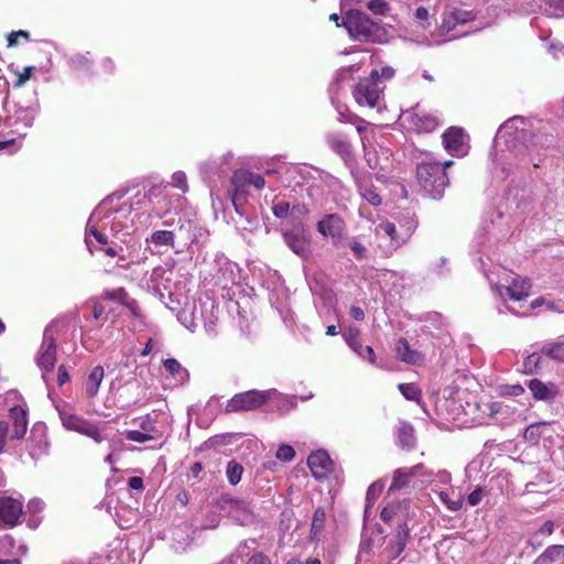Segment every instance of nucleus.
I'll return each instance as SVG.
<instances>
[{"label": "nucleus", "mask_w": 564, "mask_h": 564, "mask_svg": "<svg viewBox=\"0 0 564 564\" xmlns=\"http://www.w3.org/2000/svg\"><path fill=\"white\" fill-rule=\"evenodd\" d=\"M231 184V202L236 212L240 213V208L242 207L247 195L246 187L253 186L257 189H261L264 187L265 181L260 174H256L247 170H240L234 174Z\"/></svg>", "instance_id": "nucleus-4"}, {"label": "nucleus", "mask_w": 564, "mask_h": 564, "mask_svg": "<svg viewBox=\"0 0 564 564\" xmlns=\"http://www.w3.org/2000/svg\"><path fill=\"white\" fill-rule=\"evenodd\" d=\"M438 497H440L441 501L444 505H446V507L452 511H457L462 508V500L460 499H456V500L451 499L449 495L445 491H441L438 494Z\"/></svg>", "instance_id": "nucleus-47"}, {"label": "nucleus", "mask_w": 564, "mask_h": 564, "mask_svg": "<svg viewBox=\"0 0 564 564\" xmlns=\"http://www.w3.org/2000/svg\"><path fill=\"white\" fill-rule=\"evenodd\" d=\"M19 37H23V39H25V40H29V39H30V35H29V33H28V32L22 31V30H20V31H15V32H11V33L8 35V37H7V40H8V46H14V45H17Z\"/></svg>", "instance_id": "nucleus-56"}, {"label": "nucleus", "mask_w": 564, "mask_h": 564, "mask_svg": "<svg viewBox=\"0 0 564 564\" xmlns=\"http://www.w3.org/2000/svg\"><path fill=\"white\" fill-rule=\"evenodd\" d=\"M399 390L406 400L419 401L421 398V391L414 383H401Z\"/></svg>", "instance_id": "nucleus-37"}, {"label": "nucleus", "mask_w": 564, "mask_h": 564, "mask_svg": "<svg viewBox=\"0 0 564 564\" xmlns=\"http://www.w3.org/2000/svg\"><path fill=\"white\" fill-rule=\"evenodd\" d=\"M140 429L144 433L154 434L156 435V438L159 437V431L155 426V422L150 416H145L144 419H142L140 423Z\"/></svg>", "instance_id": "nucleus-51"}, {"label": "nucleus", "mask_w": 564, "mask_h": 564, "mask_svg": "<svg viewBox=\"0 0 564 564\" xmlns=\"http://www.w3.org/2000/svg\"><path fill=\"white\" fill-rule=\"evenodd\" d=\"M492 289L501 299L508 296L512 301H522L530 294L531 282L529 279L517 276L512 278L511 281L508 279L505 282L500 281Z\"/></svg>", "instance_id": "nucleus-8"}, {"label": "nucleus", "mask_w": 564, "mask_h": 564, "mask_svg": "<svg viewBox=\"0 0 564 564\" xmlns=\"http://www.w3.org/2000/svg\"><path fill=\"white\" fill-rule=\"evenodd\" d=\"M518 121L522 122V120L520 118H517V117L507 120L503 124H501V127L499 129V132H505V133H507L509 135H513L514 134V137L518 138L519 135L516 134V130L518 129V127H517V122Z\"/></svg>", "instance_id": "nucleus-49"}, {"label": "nucleus", "mask_w": 564, "mask_h": 564, "mask_svg": "<svg viewBox=\"0 0 564 564\" xmlns=\"http://www.w3.org/2000/svg\"><path fill=\"white\" fill-rule=\"evenodd\" d=\"M317 231L323 237H330L335 246H338L346 230L344 220L336 214L325 215L317 223Z\"/></svg>", "instance_id": "nucleus-13"}, {"label": "nucleus", "mask_w": 564, "mask_h": 564, "mask_svg": "<svg viewBox=\"0 0 564 564\" xmlns=\"http://www.w3.org/2000/svg\"><path fill=\"white\" fill-rule=\"evenodd\" d=\"M406 509V505H390L381 511V519L384 522L392 521L393 519H397L399 522V527L406 522L408 520L403 516V511Z\"/></svg>", "instance_id": "nucleus-30"}, {"label": "nucleus", "mask_w": 564, "mask_h": 564, "mask_svg": "<svg viewBox=\"0 0 564 564\" xmlns=\"http://www.w3.org/2000/svg\"><path fill=\"white\" fill-rule=\"evenodd\" d=\"M105 314V306L99 302H94L93 315L95 319H99Z\"/></svg>", "instance_id": "nucleus-63"}, {"label": "nucleus", "mask_w": 564, "mask_h": 564, "mask_svg": "<svg viewBox=\"0 0 564 564\" xmlns=\"http://www.w3.org/2000/svg\"><path fill=\"white\" fill-rule=\"evenodd\" d=\"M57 411L62 424L65 429L80 433L91 438L97 444H100L106 440V436L104 435V431L107 426L106 423H94L84 419L83 416L66 411L64 408L57 406Z\"/></svg>", "instance_id": "nucleus-3"}, {"label": "nucleus", "mask_w": 564, "mask_h": 564, "mask_svg": "<svg viewBox=\"0 0 564 564\" xmlns=\"http://www.w3.org/2000/svg\"><path fill=\"white\" fill-rule=\"evenodd\" d=\"M325 519H326V513H325L324 509L317 508L314 512V517H313V521H312V531L314 533L322 531V529L324 528Z\"/></svg>", "instance_id": "nucleus-43"}, {"label": "nucleus", "mask_w": 564, "mask_h": 564, "mask_svg": "<svg viewBox=\"0 0 564 564\" xmlns=\"http://www.w3.org/2000/svg\"><path fill=\"white\" fill-rule=\"evenodd\" d=\"M8 430H9L8 423L4 421H0V453L2 452V449L6 445Z\"/></svg>", "instance_id": "nucleus-57"}, {"label": "nucleus", "mask_w": 564, "mask_h": 564, "mask_svg": "<svg viewBox=\"0 0 564 564\" xmlns=\"http://www.w3.org/2000/svg\"><path fill=\"white\" fill-rule=\"evenodd\" d=\"M37 365L43 370V379L48 382L56 361V338L54 326L50 325L44 329L43 343L39 350Z\"/></svg>", "instance_id": "nucleus-6"}, {"label": "nucleus", "mask_w": 564, "mask_h": 564, "mask_svg": "<svg viewBox=\"0 0 564 564\" xmlns=\"http://www.w3.org/2000/svg\"><path fill=\"white\" fill-rule=\"evenodd\" d=\"M414 17L417 21L420 22H426L429 20V17H430V13H429V10L424 7H419L416 10H415V13H414Z\"/></svg>", "instance_id": "nucleus-59"}, {"label": "nucleus", "mask_w": 564, "mask_h": 564, "mask_svg": "<svg viewBox=\"0 0 564 564\" xmlns=\"http://www.w3.org/2000/svg\"><path fill=\"white\" fill-rule=\"evenodd\" d=\"M343 24L349 36L360 42H383L382 28L359 10H349L343 18Z\"/></svg>", "instance_id": "nucleus-1"}, {"label": "nucleus", "mask_w": 564, "mask_h": 564, "mask_svg": "<svg viewBox=\"0 0 564 564\" xmlns=\"http://www.w3.org/2000/svg\"><path fill=\"white\" fill-rule=\"evenodd\" d=\"M307 465L316 479H323L332 468V460L327 452L317 451L308 456Z\"/></svg>", "instance_id": "nucleus-19"}, {"label": "nucleus", "mask_w": 564, "mask_h": 564, "mask_svg": "<svg viewBox=\"0 0 564 564\" xmlns=\"http://www.w3.org/2000/svg\"><path fill=\"white\" fill-rule=\"evenodd\" d=\"M365 151H366L365 156H366L369 167H371L373 170L377 167H382V164H381L379 158L377 156L376 152L367 150V148L365 149Z\"/></svg>", "instance_id": "nucleus-55"}, {"label": "nucleus", "mask_w": 564, "mask_h": 564, "mask_svg": "<svg viewBox=\"0 0 564 564\" xmlns=\"http://www.w3.org/2000/svg\"><path fill=\"white\" fill-rule=\"evenodd\" d=\"M410 528L409 523L403 522L395 533L387 540V544L382 550V554L391 563L397 560L404 551L409 540Z\"/></svg>", "instance_id": "nucleus-12"}, {"label": "nucleus", "mask_w": 564, "mask_h": 564, "mask_svg": "<svg viewBox=\"0 0 564 564\" xmlns=\"http://www.w3.org/2000/svg\"><path fill=\"white\" fill-rule=\"evenodd\" d=\"M37 112V106L19 107L12 116L8 117L7 123L14 129L15 133L24 137L26 131L33 126Z\"/></svg>", "instance_id": "nucleus-11"}, {"label": "nucleus", "mask_w": 564, "mask_h": 564, "mask_svg": "<svg viewBox=\"0 0 564 564\" xmlns=\"http://www.w3.org/2000/svg\"><path fill=\"white\" fill-rule=\"evenodd\" d=\"M540 360H541V357L539 354H531L524 360V370L527 372L535 371Z\"/></svg>", "instance_id": "nucleus-52"}, {"label": "nucleus", "mask_w": 564, "mask_h": 564, "mask_svg": "<svg viewBox=\"0 0 564 564\" xmlns=\"http://www.w3.org/2000/svg\"><path fill=\"white\" fill-rule=\"evenodd\" d=\"M359 194L364 199H366L372 206H379L381 204V197L378 193V189L373 186L371 182V176L369 178H362L358 181Z\"/></svg>", "instance_id": "nucleus-26"}, {"label": "nucleus", "mask_w": 564, "mask_h": 564, "mask_svg": "<svg viewBox=\"0 0 564 564\" xmlns=\"http://www.w3.org/2000/svg\"><path fill=\"white\" fill-rule=\"evenodd\" d=\"M28 508L32 512H40L44 508V502L41 499H33L29 502Z\"/></svg>", "instance_id": "nucleus-61"}, {"label": "nucleus", "mask_w": 564, "mask_h": 564, "mask_svg": "<svg viewBox=\"0 0 564 564\" xmlns=\"http://www.w3.org/2000/svg\"><path fill=\"white\" fill-rule=\"evenodd\" d=\"M416 177L424 195L433 199L442 198L449 183L441 163L432 161H422L417 164Z\"/></svg>", "instance_id": "nucleus-2"}, {"label": "nucleus", "mask_w": 564, "mask_h": 564, "mask_svg": "<svg viewBox=\"0 0 564 564\" xmlns=\"http://www.w3.org/2000/svg\"><path fill=\"white\" fill-rule=\"evenodd\" d=\"M22 502L11 497H0V520L9 527L18 523L22 514Z\"/></svg>", "instance_id": "nucleus-16"}, {"label": "nucleus", "mask_w": 564, "mask_h": 564, "mask_svg": "<svg viewBox=\"0 0 564 564\" xmlns=\"http://www.w3.org/2000/svg\"><path fill=\"white\" fill-rule=\"evenodd\" d=\"M423 468V464H417L411 468H399L394 470L389 490L392 491L408 486L411 478L417 476Z\"/></svg>", "instance_id": "nucleus-21"}, {"label": "nucleus", "mask_w": 564, "mask_h": 564, "mask_svg": "<svg viewBox=\"0 0 564 564\" xmlns=\"http://www.w3.org/2000/svg\"><path fill=\"white\" fill-rule=\"evenodd\" d=\"M69 380V376L66 371V368L64 366H59L58 367V372H57V381H58V384L59 386H63L64 383H66L67 381Z\"/></svg>", "instance_id": "nucleus-62"}, {"label": "nucleus", "mask_w": 564, "mask_h": 564, "mask_svg": "<svg viewBox=\"0 0 564 564\" xmlns=\"http://www.w3.org/2000/svg\"><path fill=\"white\" fill-rule=\"evenodd\" d=\"M105 371L101 366H96L91 369L85 382V390L88 397L94 398L97 395L99 387L104 380Z\"/></svg>", "instance_id": "nucleus-28"}, {"label": "nucleus", "mask_w": 564, "mask_h": 564, "mask_svg": "<svg viewBox=\"0 0 564 564\" xmlns=\"http://www.w3.org/2000/svg\"><path fill=\"white\" fill-rule=\"evenodd\" d=\"M115 195L108 196L106 199H104L98 207L94 210L91 214L89 220H88V229H87V236H86V243L88 248L91 246L90 237H94L99 243L107 245L108 243V237L106 234L101 232L97 226L94 224L95 218L102 216V224L101 227L105 228L109 221H108V215L107 210L109 208V205L113 202Z\"/></svg>", "instance_id": "nucleus-9"}, {"label": "nucleus", "mask_w": 564, "mask_h": 564, "mask_svg": "<svg viewBox=\"0 0 564 564\" xmlns=\"http://www.w3.org/2000/svg\"><path fill=\"white\" fill-rule=\"evenodd\" d=\"M554 531V522L551 520L545 521L541 528L534 532L531 536V543H538V545H541L542 542L539 541L540 535L550 536Z\"/></svg>", "instance_id": "nucleus-38"}, {"label": "nucleus", "mask_w": 564, "mask_h": 564, "mask_svg": "<svg viewBox=\"0 0 564 564\" xmlns=\"http://www.w3.org/2000/svg\"><path fill=\"white\" fill-rule=\"evenodd\" d=\"M295 456V452L290 445H281L276 452V458L283 462H291Z\"/></svg>", "instance_id": "nucleus-48"}, {"label": "nucleus", "mask_w": 564, "mask_h": 564, "mask_svg": "<svg viewBox=\"0 0 564 564\" xmlns=\"http://www.w3.org/2000/svg\"><path fill=\"white\" fill-rule=\"evenodd\" d=\"M395 351L398 357L408 364L416 365L423 361V356L416 350H412L406 339L400 338L397 341Z\"/></svg>", "instance_id": "nucleus-25"}, {"label": "nucleus", "mask_w": 564, "mask_h": 564, "mask_svg": "<svg viewBox=\"0 0 564 564\" xmlns=\"http://www.w3.org/2000/svg\"><path fill=\"white\" fill-rule=\"evenodd\" d=\"M171 184L172 186L180 188L182 192H187L188 189L186 175L182 171H177L172 175Z\"/></svg>", "instance_id": "nucleus-46"}, {"label": "nucleus", "mask_w": 564, "mask_h": 564, "mask_svg": "<svg viewBox=\"0 0 564 564\" xmlns=\"http://www.w3.org/2000/svg\"><path fill=\"white\" fill-rule=\"evenodd\" d=\"M394 69L390 66H384L381 68V72L379 73V79L388 80L391 79L394 76ZM381 83V80H379Z\"/></svg>", "instance_id": "nucleus-60"}, {"label": "nucleus", "mask_w": 564, "mask_h": 564, "mask_svg": "<svg viewBox=\"0 0 564 564\" xmlns=\"http://www.w3.org/2000/svg\"><path fill=\"white\" fill-rule=\"evenodd\" d=\"M220 507L240 524H248L253 519V510L245 500L232 497H223L220 500Z\"/></svg>", "instance_id": "nucleus-10"}, {"label": "nucleus", "mask_w": 564, "mask_h": 564, "mask_svg": "<svg viewBox=\"0 0 564 564\" xmlns=\"http://www.w3.org/2000/svg\"><path fill=\"white\" fill-rule=\"evenodd\" d=\"M443 144L445 150L452 155L464 156L468 151L466 135L460 128L452 127L444 132Z\"/></svg>", "instance_id": "nucleus-14"}, {"label": "nucleus", "mask_w": 564, "mask_h": 564, "mask_svg": "<svg viewBox=\"0 0 564 564\" xmlns=\"http://www.w3.org/2000/svg\"><path fill=\"white\" fill-rule=\"evenodd\" d=\"M564 557V545H550L540 554L533 564H553Z\"/></svg>", "instance_id": "nucleus-29"}, {"label": "nucleus", "mask_w": 564, "mask_h": 564, "mask_svg": "<svg viewBox=\"0 0 564 564\" xmlns=\"http://www.w3.org/2000/svg\"><path fill=\"white\" fill-rule=\"evenodd\" d=\"M413 123L419 131L431 132L440 126V118L435 113L415 112Z\"/></svg>", "instance_id": "nucleus-27"}, {"label": "nucleus", "mask_w": 564, "mask_h": 564, "mask_svg": "<svg viewBox=\"0 0 564 564\" xmlns=\"http://www.w3.org/2000/svg\"><path fill=\"white\" fill-rule=\"evenodd\" d=\"M286 246L297 256L302 258L308 257L311 253L310 239L304 229H293L283 234Z\"/></svg>", "instance_id": "nucleus-15"}, {"label": "nucleus", "mask_w": 564, "mask_h": 564, "mask_svg": "<svg viewBox=\"0 0 564 564\" xmlns=\"http://www.w3.org/2000/svg\"><path fill=\"white\" fill-rule=\"evenodd\" d=\"M382 490H383V485L381 482H373L368 488V491H367V501H368V503L375 501L380 496Z\"/></svg>", "instance_id": "nucleus-53"}, {"label": "nucleus", "mask_w": 564, "mask_h": 564, "mask_svg": "<svg viewBox=\"0 0 564 564\" xmlns=\"http://www.w3.org/2000/svg\"><path fill=\"white\" fill-rule=\"evenodd\" d=\"M34 66L24 67L23 72L19 74L18 79L14 83V86L22 87L31 78V75L34 72Z\"/></svg>", "instance_id": "nucleus-54"}, {"label": "nucleus", "mask_w": 564, "mask_h": 564, "mask_svg": "<svg viewBox=\"0 0 564 564\" xmlns=\"http://www.w3.org/2000/svg\"><path fill=\"white\" fill-rule=\"evenodd\" d=\"M398 442L404 448H412L415 445L414 429L408 423H401L398 427Z\"/></svg>", "instance_id": "nucleus-32"}, {"label": "nucleus", "mask_w": 564, "mask_h": 564, "mask_svg": "<svg viewBox=\"0 0 564 564\" xmlns=\"http://www.w3.org/2000/svg\"><path fill=\"white\" fill-rule=\"evenodd\" d=\"M249 564H271L270 560L263 554H256L249 560Z\"/></svg>", "instance_id": "nucleus-64"}, {"label": "nucleus", "mask_w": 564, "mask_h": 564, "mask_svg": "<svg viewBox=\"0 0 564 564\" xmlns=\"http://www.w3.org/2000/svg\"><path fill=\"white\" fill-rule=\"evenodd\" d=\"M290 204L288 202H278L273 205L272 212L278 218H285L289 215Z\"/></svg>", "instance_id": "nucleus-50"}, {"label": "nucleus", "mask_w": 564, "mask_h": 564, "mask_svg": "<svg viewBox=\"0 0 564 564\" xmlns=\"http://www.w3.org/2000/svg\"><path fill=\"white\" fill-rule=\"evenodd\" d=\"M528 387L538 400H551L557 394V388L554 383H544L539 379L530 380Z\"/></svg>", "instance_id": "nucleus-23"}, {"label": "nucleus", "mask_w": 564, "mask_h": 564, "mask_svg": "<svg viewBox=\"0 0 564 564\" xmlns=\"http://www.w3.org/2000/svg\"><path fill=\"white\" fill-rule=\"evenodd\" d=\"M10 419L12 420V437L22 438L28 430L26 411L22 406L10 409Z\"/></svg>", "instance_id": "nucleus-22"}, {"label": "nucleus", "mask_w": 564, "mask_h": 564, "mask_svg": "<svg viewBox=\"0 0 564 564\" xmlns=\"http://www.w3.org/2000/svg\"><path fill=\"white\" fill-rule=\"evenodd\" d=\"M243 473V467L236 460H230L226 467V476L230 485L236 486Z\"/></svg>", "instance_id": "nucleus-34"}, {"label": "nucleus", "mask_w": 564, "mask_h": 564, "mask_svg": "<svg viewBox=\"0 0 564 564\" xmlns=\"http://www.w3.org/2000/svg\"><path fill=\"white\" fill-rule=\"evenodd\" d=\"M481 497H482V490H481V488H477L473 492L469 494L468 503L473 507L477 506L480 502Z\"/></svg>", "instance_id": "nucleus-58"}, {"label": "nucleus", "mask_w": 564, "mask_h": 564, "mask_svg": "<svg viewBox=\"0 0 564 564\" xmlns=\"http://www.w3.org/2000/svg\"><path fill=\"white\" fill-rule=\"evenodd\" d=\"M349 249L352 251L356 259L361 260L367 256V248L357 239H352L348 243Z\"/></svg>", "instance_id": "nucleus-45"}, {"label": "nucleus", "mask_w": 564, "mask_h": 564, "mask_svg": "<svg viewBox=\"0 0 564 564\" xmlns=\"http://www.w3.org/2000/svg\"><path fill=\"white\" fill-rule=\"evenodd\" d=\"M506 406L500 402H486L479 405L481 412L489 417H496Z\"/></svg>", "instance_id": "nucleus-39"}, {"label": "nucleus", "mask_w": 564, "mask_h": 564, "mask_svg": "<svg viewBox=\"0 0 564 564\" xmlns=\"http://www.w3.org/2000/svg\"><path fill=\"white\" fill-rule=\"evenodd\" d=\"M126 437L129 441L137 442V443H145L148 441L156 440V435L144 433L142 431H127Z\"/></svg>", "instance_id": "nucleus-42"}, {"label": "nucleus", "mask_w": 564, "mask_h": 564, "mask_svg": "<svg viewBox=\"0 0 564 564\" xmlns=\"http://www.w3.org/2000/svg\"><path fill=\"white\" fill-rule=\"evenodd\" d=\"M357 131L359 132L362 145L366 149L370 143V135L373 133V129L370 123L359 120Z\"/></svg>", "instance_id": "nucleus-40"}, {"label": "nucleus", "mask_w": 564, "mask_h": 564, "mask_svg": "<svg viewBox=\"0 0 564 564\" xmlns=\"http://www.w3.org/2000/svg\"><path fill=\"white\" fill-rule=\"evenodd\" d=\"M165 370L177 381L185 382L188 380V371L174 358H167L163 361Z\"/></svg>", "instance_id": "nucleus-31"}, {"label": "nucleus", "mask_w": 564, "mask_h": 564, "mask_svg": "<svg viewBox=\"0 0 564 564\" xmlns=\"http://www.w3.org/2000/svg\"><path fill=\"white\" fill-rule=\"evenodd\" d=\"M542 352L554 360L564 361V339L545 345Z\"/></svg>", "instance_id": "nucleus-33"}, {"label": "nucleus", "mask_w": 564, "mask_h": 564, "mask_svg": "<svg viewBox=\"0 0 564 564\" xmlns=\"http://www.w3.org/2000/svg\"><path fill=\"white\" fill-rule=\"evenodd\" d=\"M383 87L380 86L379 72L373 69L369 77L361 79L355 87L352 95L360 106L373 108L378 105Z\"/></svg>", "instance_id": "nucleus-5"}, {"label": "nucleus", "mask_w": 564, "mask_h": 564, "mask_svg": "<svg viewBox=\"0 0 564 564\" xmlns=\"http://www.w3.org/2000/svg\"><path fill=\"white\" fill-rule=\"evenodd\" d=\"M269 391L250 390L235 394L226 405V412L251 411L260 408L269 398Z\"/></svg>", "instance_id": "nucleus-7"}, {"label": "nucleus", "mask_w": 564, "mask_h": 564, "mask_svg": "<svg viewBox=\"0 0 564 564\" xmlns=\"http://www.w3.org/2000/svg\"><path fill=\"white\" fill-rule=\"evenodd\" d=\"M544 11L549 17L563 18L564 17V0H543Z\"/></svg>", "instance_id": "nucleus-35"}, {"label": "nucleus", "mask_w": 564, "mask_h": 564, "mask_svg": "<svg viewBox=\"0 0 564 564\" xmlns=\"http://www.w3.org/2000/svg\"><path fill=\"white\" fill-rule=\"evenodd\" d=\"M151 241L155 246H173L174 232L170 230H158L151 236Z\"/></svg>", "instance_id": "nucleus-36"}, {"label": "nucleus", "mask_w": 564, "mask_h": 564, "mask_svg": "<svg viewBox=\"0 0 564 564\" xmlns=\"http://www.w3.org/2000/svg\"><path fill=\"white\" fill-rule=\"evenodd\" d=\"M375 231H376L377 238L380 241H382V242L388 241L386 247L389 251L395 250L404 242L403 238H399L397 236L395 226L392 223H389V221L381 223L376 227Z\"/></svg>", "instance_id": "nucleus-20"}, {"label": "nucleus", "mask_w": 564, "mask_h": 564, "mask_svg": "<svg viewBox=\"0 0 564 564\" xmlns=\"http://www.w3.org/2000/svg\"><path fill=\"white\" fill-rule=\"evenodd\" d=\"M345 341L360 358L368 360L370 364H376V355L370 346H364L360 340V333L357 328L350 327L344 334Z\"/></svg>", "instance_id": "nucleus-18"}, {"label": "nucleus", "mask_w": 564, "mask_h": 564, "mask_svg": "<svg viewBox=\"0 0 564 564\" xmlns=\"http://www.w3.org/2000/svg\"><path fill=\"white\" fill-rule=\"evenodd\" d=\"M475 18L471 11L457 9V8H447L443 13V20L441 24V30L443 32H451L457 25H464L469 21H473Z\"/></svg>", "instance_id": "nucleus-17"}, {"label": "nucleus", "mask_w": 564, "mask_h": 564, "mask_svg": "<svg viewBox=\"0 0 564 564\" xmlns=\"http://www.w3.org/2000/svg\"><path fill=\"white\" fill-rule=\"evenodd\" d=\"M178 321L189 330L194 332L196 327L194 312L187 308L182 310L178 315Z\"/></svg>", "instance_id": "nucleus-41"}, {"label": "nucleus", "mask_w": 564, "mask_h": 564, "mask_svg": "<svg viewBox=\"0 0 564 564\" xmlns=\"http://www.w3.org/2000/svg\"><path fill=\"white\" fill-rule=\"evenodd\" d=\"M368 9L375 14H386L389 11V4L384 0H370Z\"/></svg>", "instance_id": "nucleus-44"}, {"label": "nucleus", "mask_w": 564, "mask_h": 564, "mask_svg": "<svg viewBox=\"0 0 564 564\" xmlns=\"http://www.w3.org/2000/svg\"><path fill=\"white\" fill-rule=\"evenodd\" d=\"M327 143L333 151L339 154L343 159H348L351 154V147L347 138L337 132H332L327 135Z\"/></svg>", "instance_id": "nucleus-24"}]
</instances>
